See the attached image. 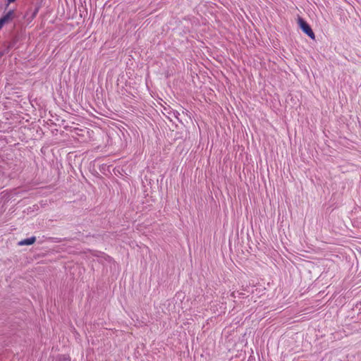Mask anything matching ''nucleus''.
Instances as JSON below:
<instances>
[{
  "label": "nucleus",
  "mask_w": 361,
  "mask_h": 361,
  "mask_svg": "<svg viewBox=\"0 0 361 361\" xmlns=\"http://www.w3.org/2000/svg\"><path fill=\"white\" fill-rule=\"evenodd\" d=\"M59 361H70V359L68 357L63 355V359L59 358Z\"/></svg>",
  "instance_id": "20e7f679"
},
{
  "label": "nucleus",
  "mask_w": 361,
  "mask_h": 361,
  "mask_svg": "<svg viewBox=\"0 0 361 361\" xmlns=\"http://www.w3.org/2000/svg\"><path fill=\"white\" fill-rule=\"evenodd\" d=\"M298 23L302 32L305 33L312 39H314L315 35L310 25L302 18H298Z\"/></svg>",
  "instance_id": "f257e3e1"
},
{
  "label": "nucleus",
  "mask_w": 361,
  "mask_h": 361,
  "mask_svg": "<svg viewBox=\"0 0 361 361\" xmlns=\"http://www.w3.org/2000/svg\"><path fill=\"white\" fill-rule=\"evenodd\" d=\"M36 240V238L35 236H32L30 238H25L18 243L19 245H30L33 244Z\"/></svg>",
  "instance_id": "7ed1b4c3"
},
{
  "label": "nucleus",
  "mask_w": 361,
  "mask_h": 361,
  "mask_svg": "<svg viewBox=\"0 0 361 361\" xmlns=\"http://www.w3.org/2000/svg\"><path fill=\"white\" fill-rule=\"evenodd\" d=\"M16 0H8V5L11 3L14 2Z\"/></svg>",
  "instance_id": "423d86ee"
},
{
  "label": "nucleus",
  "mask_w": 361,
  "mask_h": 361,
  "mask_svg": "<svg viewBox=\"0 0 361 361\" xmlns=\"http://www.w3.org/2000/svg\"><path fill=\"white\" fill-rule=\"evenodd\" d=\"M39 11V8H35L34 12H33V16H35L36 14L38 13Z\"/></svg>",
  "instance_id": "39448f33"
},
{
  "label": "nucleus",
  "mask_w": 361,
  "mask_h": 361,
  "mask_svg": "<svg viewBox=\"0 0 361 361\" xmlns=\"http://www.w3.org/2000/svg\"><path fill=\"white\" fill-rule=\"evenodd\" d=\"M15 17L13 10H10L0 18V30L6 23L11 22Z\"/></svg>",
  "instance_id": "f03ea898"
}]
</instances>
